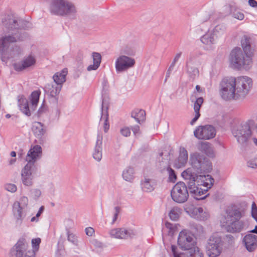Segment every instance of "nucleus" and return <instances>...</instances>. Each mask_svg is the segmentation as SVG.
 <instances>
[{
    "instance_id": "f257e3e1",
    "label": "nucleus",
    "mask_w": 257,
    "mask_h": 257,
    "mask_svg": "<svg viewBox=\"0 0 257 257\" xmlns=\"http://www.w3.org/2000/svg\"><path fill=\"white\" fill-rule=\"evenodd\" d=\"M252 85L251 79L247 76L225 77L220 83V95L225 100L243 99Z\"/></svg>"
},
{
    "instance_id": "f03ea898",
    "label": "nucleus",
    "mask_w": 257,
    "mask_h": 257,
    "mask_svg": "<svg viewBox=\"0 0 257 257\" xmlns=\"http://www.w3.org/2000/svg\"><path fill=\"white\" fill-rule=\"evenodd\" d=\"M243 52L240 48H235L230 54V63L234 68L249 70L252 66V56L254 49L251 44V39L246 36L241 41Z\"/></svg>"
},
{
    "instance_id": "7ed1b4c3",
    "label": "nucleus",
    "mask_w": 257,
    "mask_h": 257,
    "mask_svg": "<svg viewBox=\"0 0 257 257\" xmlns=\"http://www.w3.org/2000/svg\"><path fill=\"white\" fill-rule=\"evenodd\" d=\"M42 154V149L39 145H35L28 151L26 157L27 164L22 169L21 180L23 184L27 186L33 185V175L38 170L36 161L40 159Z\"/></svg>"
},
{
    "instance_id": "20e7f679",
    "label": "nucleus",
    "mask_w": 257,
    "mask_h": 257,
    "mask_svg": "<svg viewBox=\"0 0 257 257\" xmlns=\"http://www.w3.org/2000/svg\"><path fill=\"white\" fill-rule=\"evenodd\" d=\"M49 10L52 15L62 17L74 16L77 12L75 5L69 0H52Z\"/></svg>"
},
{
    "instance_id": "39448f33",
    "label": "nucleus",
    "mask_w": 257,
    "mask_h": 257,
    "mask_svg": "<svg viewBox=\"0 0 257 257\" xmlns=\"http://www.w3.org/2000/svg\"><path fill=\"white\" fill-rule=\"evenodd\" d=\"M26 35L25 33H20L18 32L12 35H6L0 39V58L3 62L7 63L11 57L9 50L10 44L23 40Z\"/></svg>"
},
{
    "instance_id": "423d86ee",
    "label": "nucleus",
    "mask_w": 257,
    "mask_h": 257,
    "mask_svg": "<svg viewBox=\"0 0 257 257\" xmlns=\"http://www.w3.org/2000/svg\"><path fill=\"white\" fill-rule=\"evenodd\" d=\"M190 161L192 171L196 174H205L212 169L210 161L203 155L195 153L191 155Z\"/></svg>"
},
{
    "instance_id": "0eeeda50",
    "label": "nucleus",
    "mask_w": 257,
    "mask_h": 257,
    "mask_svg": "<svg viewBox=\"0 0 257 257\" xmlns=\"http://www.w3.org/2000/svg\"><path fill=\"white\" fill-rule=\"evenodd\" d=\"M189 171L187 172L183 171L181 173L182 177L184 178L185 181L186 182L187 186L191 196L194 199L197 200H203L205 199L209 194L208 193L204 196H202L203 195L205 194L208 191L207 189H202L199 188L194 184V179L192 175L190 173H188Z\"/></svg>"
},
{
    "instance_id": "6e6552de",
    "label": "nucleus",
    "mask_w": 257,
    "mask_h": 257,
    "mask_svg": "<svg viewBox=\"0 0 257 257\" xmlns=\"http://www.w3.org/2000/svg\"><path fill=\"white\" fill-rule=\"evenodd\" d=\"M28 245L26 239L21 238L11 248L10 257H35L34 249H28Z\"/></svg>"
},
{
    "instance_id": "1a4fd4ad",
    "label": "nucleus",
    "mask_w": 257,
    "mask_h": 257,
    "mask_svg": "<svg viewBox=\"0 0 257 257\" xmlns=\"http://www.w3.org/2000/svg\"><path fill=\"white\" fill-rule=\"evenodd\" d=\"M2 23L9 30L27 29L31 27V24L28 21L12 15L5 16L2 19Z\"/></svg>"
},
{
    "instance_id": "9d476101",
    "label": "nucleus",
    "mask_w": 257,
    "mask_h": 257,
    "mask_svg": "<svg viewBox=\"0 0 257 257\" xmlns=\"http://www.w3.org/2000/svg\"><path fill=\"white\" fill-rule=\"evenodd\" d=\"M189 189L186 182H177L171 191V196L173 201L177 203L185 202L189 197Z\"/></svg>"
},
{
    "instance_id": "9b49d317",
    "label": "nucleus",
    "mask_w": 257,
    "mask_h": 257,
    "mask_svg": "<svg viewBox=\"0 0 257 257\" xmlns=\"http://www.w3.org/2000/svg\"><path fill=\"white\" fill-rule=\"evenodd\" d=\"M221 236L212 235L207 240L206 245V253L209 257H217L223 250Z\"/></svg>"
},
{
    "instance_id": "f8f14e48",
    "label": "nucleus",
    "mask_w": 257,
    "mask_h": 257,
    "mask_svg": "<svg viewBox=\"0 0 257 257\" xmlns=\"http://www.w3.org/2000/svg\"><path fill=\"white\" fill-rule=\"evenodd\" d=\"M188 171H189V174L190 173L191 175L193 176L192 177L194 178V184L196 185V186H197L198 187L199 186H203V187H206V189H210L213 186L214 182V180L211 175H198L197 174L192 171V170L191 168H188L184 171L187 172ZM193 179V178L192 180Z\"/></svg>"
},
{
    "instance_id": "ddd939ff",
    "label": "nucleus",
    "mask_w": 257,
    "mask_h": 257,
    "mask_svg": "<svg viewBox=\"0 0 257 257\" xmlns=\"http://www.w3.org/2000/svg\"><path fill=\"white\" fill-rule=\"evenodd\" d=\"M136 63L135 59L124 55H120L116 60L115 67L117 73L124 72L133 68Z\"/></svg>"
},
{
    "instance_id": "4468645a",
    "label": "nucleus",
    "mask_w": 257,
    "mask_h": 257,
    "mask_svg": "<svg viewBox=\"0 0 257 257\" xmlns=\"http://www.w3.org/2000/svg\"><path fill=\"white\" fill-rule=\"evenodd\" d=\"M178 244L181 249L187 251L196 246V242L192 236L181 231L178 237Z\"/></svg>"
},
{
    "instance_id": "2eb2a0df",
    "label": "nucleus",
    "mask_w": 257,
    "mask_h": 257,
    "mask_svg": "<svg viewBox=\"0 0 257 257\" xmlns=\"http://www.w3.org/2000/svg\"><path fill=\"white\" fill-rule=\"evenodd\" d=\"M18 103L20 110L27 116H30L31 113L35 111L37 104H32L31 107L29 106L28 100L24 95H19L18 96Z\"/></svg>"
},
{
    "instance_id": "dca6fc26",
    "label": "nucleus",
    "mask_w": 257,
    "mask_h": 257,
    "mask_svg": "<svg viewBox=\"0 0 257 257\" xmlns=\"http://www.w3.org/2000/svg\"><path fill=\"white\" fill-rule=\"evenodd\" d=\"M242 244L249 252H253L257 249V235L248 233L244 236Z\"/></svg>"
},
{
    "instance_id": "f3484780",
    "label": "nucleus",
    "mask_w": 257,
    "mask_h": 257,
    "mask_svg": "<svg viewBox=\"0 0 257 257\" xmlns=\"http://www.w3.org/2000/svg\"><path fill=\"white\" fill-rule=\"evenodd\" d=\"M109 106V98L107 95H102V104H101V117L100 118V122H102L103 124V128H109V125L108 122V109Z\"/></svg>"
},
{
    "instance_id": "a211bd4d",
    "label": "nucleus",
    "mask_w": 257,
    "mask_h": 257,
    "mask_svg": "<svg viewBox=\"0 0 257 257\" xmlns=\"http://www.w3.org/2000/svg\"><path fill=\"white\" fill-rule=\"evenodd\" d=\"M23 207L20 205L19 201H15L12 208V211L14 216L15 218V224L16 226H20L23 223V221L25 215L23 213Z\"/></svg>"
},
{
    "instance_id": "6ab92c4d",
    "label": "nucleus",
    "mask_w": 257,
    "mask_h": 257,
    "mask_svg": "<svg viewBox=\"0 0 257 257\" xmlns=\"http://www.w3.org/2000/svg\"><path fill=\"white\" fill-rule=\"evenodd\" d=\"M232 135L241 144L246 143L251 135V130H231Z\"/></svg>"
},
{
    "instance_id": "aec40b11",
    "label": "nucleus",
    "mask_w": 257,
    "mask_h": 257,
    "mask_svg": "<svg viewBox=\"0 0 257 257\" xmlns=\"http://www.w3.org/2000/svg\"><path fill=\"white\" fill-rule=\"evenodd\" d=\"M109 234L112 237L121 239H126L132 237L135 235L133 230H127L125 228H115L110 231Z\"/></svg>"
},
{
    "instance_id": "412c9836",
    "label": "nucleus",
    "mask_w": 257,
    "mask_h": 257,
    "mask_svg": "<svg viewBox=\"0 0 257 257\" xmlns=\"http://www.w3.org/2000/svg\"><path fill=\"white\" fill-rule=\"evenodd\" d=\"M36 63V59L34 57L29 55L25 58L21 62L15 63L13 64L14 69L17 71H21L31 66Z\"/></svg>"
},
{
    "instance_id": "4be33fe9",
    "label": "nucleus",
    "mask_w": 257,
    "mask_h": 257,
    "mask_svg": "<svg viewBox=\"0 0 257 257\" xmlns=\"http://www.w3.org/2000/svg\"><path fill=\"white\" fill-rule=\"evenodd\" d=\"M102 139L103 137L102 133H101L100 132H98L97 134V140L92 153L93 158L98 162L100 161L102 157Z\"/></svg>"
},
{
    "instance_id": "5701e85b",
    "label": "nucleus",
    "mask_w": 257,
    "mask_h": 257,
    "mask_svg": "<svg viewBox=\"0 0 257 257\" xmlns=\"http://www.w3.org/2000/svg\"><path fill=\"white\" fill-rule=\"evenodd\" d=\"M225 228L228 232L237 233L240 232L244 228L243 221L239 220H233L225 222Z\"/></svg>"
},
{
    "instance_id": "b1692460",
    "label": "nucleus",
    "mask_w": 257,
    "mask_h": 257,
    "mask_svg": "<svg viewBox=\"0 0 257 257\" xmlns=\"http://www.w3.org/2000/svg\"><path fill=\"white\" fill-rule=\"evenodd\" d=\"M216 130H195L194 136L199 140H209L216 135Z\"/></svg>"
},
{
    "instance_id": "393cba45",
    "label": "nucleus",
    "mask_w": 257,
    "mask_h": 257,
    "mask_svg": "<svg viewBox=\"0 0 257 257\" xmlns=\"http://www.w3.org/2000/svg\"><path fill=\"white\" fill-rule=\"evenodd\" d=\"M225 222L240 219L242 213L239 209L229 208L226 210Z\"/></svg>"
},
{
    "instance_id": "a878e982",
    "label": "nucleus",
    "mask_w": 257,
    "mask_h": 257,
    "mask_svg": "<svg viewBox=\"0 0 257 257\" xmlns=\"http://www.w3.org/2000/svg\"><path fill=\"white\" fill-rule=\"evenodd\" d=\"M146 111L142 109L135 108L131 113V116L140 124L146 120Z\"/></svg>"
},
{
    "instance_id": "bb28decb",
    "label": "nucleus",
    "mask_w": 257,
    "mask_h": 257,
    "mask_svg": "<svg viewBox=\"0 0 257 257\" xmlns=\"http://www.w3.org/2000/svg\"><path fill=\"white\" fill-rule=\"evenodd\" d=\"M61 86L58 85L55 82L48 83L45 87V91L49 93L52 97H55L58 94L61 90Z\"/></svg>"
},
{
    "instance_id": "cd10ccee",
    "label": "nucleus",
    "mask_w": 257,
    "mask_h": 257,
    "mask_svg": "<svg viewBox=\"0 0 257 257\" xmlns=\"http://www.w3.org/2000/svg\"><path fill=\"white\" fill-rule=\"evenodd\" d=\"M216 34L212 31H208L201 37L200 40L205 45H211L215 43L217 39Z\"/></svg>"
},
{
    "instance_id": "c85d7f7f",
    "label": "nucleus",
    "mask_w": 257,
    "mask_h": 257,
    "mask_svg": "<svg viewBox=\"0 0 257 257\" xmlns=\"http://www.w3.org/2000/svg\"><path fill=\"white\" fill-rule=\"evenodd\" d=\"M199 150L209 158H213L215 156L213 149L208 142L201 143Z\"/></svg>"
},
{
    "instance_id": "c756f323",
    "label": "nucleus",
    "mask_w": 257,
    "mask_h": 257,
    "mask_svg": "<svg viewBox=\"0 0 257 257\" xmlns=\"http://www.w3.org/2000/svg\"><path fill=\"white\" fill-rule=\"evenodd\" d=\"M234 125L232 126L233 128H251L255 124L254 120L252 119L244 122L236 120L234 121Z\"/></svg>"
},
{
    "instance_id": "7c9ffc66",
    "label": "nucleus",
    "mask_w": 257,
    "mask_h": 257,
    "mask_svg": "<svg viewBox=\"0 0 257 257\" xmlns=\"http://www.w3.org/2000/svg\"><path fill=\"white\" fill-rule=\"evenodd\" d=\"M222 247L224 248H229L233 246L234 244V238L231 234H226L221 237Z\"/></svg>"
},
{
    "instance_id": "2f4dec72",
    "label": "nucleus",
    "mask_w": 257,
    "mask_h": 257,
    "mask_svg": "<svg viewBox=\"0 0 257 257\" xmlns=\"http://www.w3.org/2000/svg\"><path fill=\"white\" fill-rule=\"evenodd\" d=\"M67 71L64 69L61 73L57 72L53 77L54 82L58 85L61 86L62 84L65 81V76Z\"/></svg>"
},
{
    "instance_id": "473e14b6",
    "label": "nucleus",
    "mask_w": 257,
    "mask_h": 257,
    "mask_svg": "<svg viewBox=\"0 0 257 257\" xmlns=\"http://www.w3.org/2000/svg\"><path fill=\"white\" fill-rule=\"evenodd\" d=\"M188 158V152L183 147L180 148L179 156L178 158L180 166H184L187 162Z\"/></svg>"
},
{
    "instance_id": "72a5a7b5",
    "label": "nucleus",
    "mask_w": 257,
    "mask_h": 257,
    "mask_svg": "<svg viewBox=\"0 0 257 257\" xmlns=\"http://www.w3.org/2000/svg\"><path fill=\"white\" fill-rule=\"evenodd\" d=\"M202 207H196L194 206L188 208V210L187 211L191 217L196 219V218H201V217L199 216V215L200 212H202Z\"/></svg>"
},
{
    "instance_id": "f704fd0d",
    "label": "nucleus",
    "mask_w": 257,
    "mask_h": 257,
    "mask_svg": "<svg viewBox=\"0 0 257 257\" xmlns=\"http://www.w3.org/2000/svg\"><path fill=\"white\" fill-rule=\"evenodd\" d=\"M134 168L129 167L123 171L122 177L125 181L131 182L134 178Z\"/></svg>"
},
{
    "instance_id": "c9c22d12",
    "label": "nucleus",
    "mask_w": 257,
    "mask_h": 257,
    "mask_svg": "<svg viewBox=\"0 0 257 257\" xmlns=\"http://www.w3.org/2000/svg\"><path fill=\"white\" fill-rule=\"evenodd\" d=\"M186 67L187 72L191 79L194 80L199 76V72L196 67L189 66L188 62L186 63Z\"/></svg>"
},
{
    "instance_id": "e433bc0d",
    "label": "nucleus",
    "mask_w": 257,
    "mask_h": 257,
    "mask_svg": "<svg viewBox=\"0 0 257 257\" xmlns=\"http://www.w3.org/2000/svg\"><path fill=\"white\" fill-rule=\"evenodd\" d=\"M185 253L187 257H203V253L197 246L187 251Z\"/></svg>"
},
{
    "instance_id": "4c0bfd02",
    "label": "nucleus",
    "mask_w": 257,
    "mask_h": 257,
    "mask_svg": "<svg viewBox=\"0 0 257 257\" xmlns=\"http://www.w3.org/2000/svg\"><path fill=\"white\" fill-rule=\"evenodd\" d=\"M120 53L121 55L131 57L135 55L136 50L134 47L126 45L121 49Z\"/></svg>"
},
{
    "instance_id": "58836bf2",
    "label": "nucleus",
    "mask_w": 257,
    "mask_h": 257,
    "mask_svg": "<svg viewBox=\"0 0 257 257\" xmlns=\"http://www.w3.org/2000/svg\"><path fill=\"white\" fill-rule=\"evenodd\" d=\"M151 180L148 178H145L144 181L142 182L141 186L143 191L146 192H151L154 190L153 186L151 184Z\"/></svg>"
},
{
    "instance_id": "ea45409f",
    "label": "nucleus",
    "mask_w": 257,
    "mask_h": 257,
    "mask_svg": "<svg viewBox=\"0 0 257 257\" xmlns=\"http://www.w3.org/2000/svg\"><path fill=\"white\" fill-rule=\"evenodd\" d=\"M226 30V28L224 25L223 24H220L217 25L212 31L213 33L216 34L215 35L216 36V38L221 36L223 35L225 33Z\"/></svg>"
},
{
    "instance_id": "a19ab883",
    "label": "nucleus",
    "mask_w": 257,
    "mask_h": 257,
    "mask_svg": "<svg viewBox=\"0 0 257 257\" xmlns=\"http://www.w3.org/2000/svg\"><path fill=\"white\" fill-rule=\"evenodd\" d=\"M180 209L178 207H173L169 212V216L172 220H177L180 216Z\"/></svg>"
},
{
    "instance_id": "79ce46f5",
    "label": "nucleus",
    "mask_w": 257,
    "mask_h": 257,
    "mask_svg": "<svg viewBox=\"0 0 257 257\" xmlns=\"http://www.w3.org/2000/svg\"><path fill=\"white\" fill-rule=\"evenodd\" d=\"M41 92L40 91L36 90L33 91L31 95V104H38Z\"/></svg>"
},
{
    "instance_id": "37998d69",
    "label": "nucleus",
    "mask_w": 257,
    "mask_h": 257,
    "mask_svg": "<svg viewBox=\"0 0 257 257\" xmlns=\"http://www.w3.org/2000/svg\"><path fill=\"white\" fill-rule=\"evenodd\" d=\"M167 171L169 174L168 181L174 183L177 180V175L175 171L170 166L167 167Z\"/></svg>"
},
{
    "instance_id": "c03bdc74",
    "label": "nucleus",
    "mask_w": 257,
    "mask_h": 257,
    "mask_svg": "<svg viewBox=\"0 0 257 257\" xmlns=\"http://www.w3.org/2000/svg\"><path fill=\"white\" fill-rule=\"evenodd\" d=\"M203 102L202 97H199L196 99L194 103V109L195 113L199 112L202 104Z\"/></svg>"
},
{
    "instance_id": "a18cd8bd",
    "label": "nucleus",
    "mask_w": 257,
    "mask_h": 257,
    "mask_svg": "<svg viewBox=\"0 0 257 257\" xmlns=\"http://www.w3.org/2000/svg\"><path fill=\"white\" fill-rule=\"evenodd\" d=\"M35 137L41 141H43V136L46 133V130H33Z\"/></svg>"
},
{
    "instance_id": "49530a36",
    "label": "nucleus",
    "mask_w": 257,
    "mask_h": 257,
    "mask_svg": "<svg viewBox=\"0 0 257 257\" xmlns=\"http://www.w3.org/2000/svg\"><path fill=\"white\" fill-rule=\"evenodd\" d=\"M41 195V191L38 189H33L30 191V196L34 199L37 200Z\"/></svg>"
},
{
    "instance_id": "de8ad7c7",
    "label": "nucleus",
    "mask_w": 257,
    "mask_h": 257,
    "mask_svg": "<svg viewBox=\"0 0 257 257\" xmlns=\"http://www.w3.org/2000/svg\"><path fill=\"white\" fill-rule=\"evenodd\" d=\"M92 57L93 63L96 64L97 65L100 66L101 60V55L99 53L93 52L92 53Z\"/></svg>"
},
{
    "instance_id": "09e8293b",
    "label": "nucleus",
    "mask_w": 257,
    "mask_h": 257,
    "mask_svg": "<svg viewBox=\"0 0 257 257\" xmlns=\"http://www.w3.org/2000/svg\"><path fill=\"white\" fill-rule=\"evenodd\" d=\"M41 243L40 238H36L32 240V244L34 249H38Z\"/></svg>"
},
{
    "instance_id": "8fccbe9b",
    "label": "nucleus",
    "mask_w": 257,
    "mask_h": 257,
    "mask_svg": "<svg viewBox=\"0 0 257 257\" xmlns=\"http://www.w3.org/2000/svg\"><path fill=\"white\" fill-rule=\"evenodd\" d=\"M67 238L68 240L73 243L74 244H76L77 240L76 237L73 233H70L69 231H67Z\"/></svg>"
},
{
    "instance_id": "3c124183",
    "label": "nucleus",
    "mask_w": 257,
    "mask_h": 257,
    "mask_svg": "<svg viewBox=\"0 0 257 257\" xmlns=\"http://www.w3.org/2000/svg\"><path fill=\"white\" fill-rule=\"evenodd\" d=\"M251 216L257 221V206L255 203L253 202L251 205Z\"/></svg>"
},
{
    "instance_id": "603ef678",
    "label": "nucleus",
    "mask_w": 257,
    "mask_h": 257,
    "mask_svg": "<svg viewBox=\"0 0 257 257\" xmlns=\"http://www.w3.org/2000/svg\"><path fill=\"white\" fill-rule=\"evenodd\" d=\"M48 109V106L46 105L45 101H43L41 107L38 109L37 113L39 115H41L45 112Z\"/></svg>"
},
{
    "instance_id": "864d4df0",
    "label": "nucleus",
    "mask_w": 257,
    "mask_h": 257,
    "mask_svg": "<svg viewBox=\"0 0 257 257\" xmlns=\"http://www.w3.org/2000/svg\"><path fill=\"white\" fill-rule=\"evenodd\" d=\"M5 189L8 191L15 192L17 191V188L16 185L14 184H8L6 185Z\"/></svg>"
},
{
    "instance_id": "5fc2aeb1",
    "label": "nucleus",
    "mask_w": 257,
    "mask_h": 257,
    "mask_svg": "<svg viewBox=\"0 0 257 257\" xmlns=\"http://www.w3.org/2000/svg\"><path fill=\"white\" fill-rule=\"evenodd\" d=\"M199 216H200L201 217V218H196V220H200V221L205 220H207L209 218V214H208V212H207L206 211H204L203 208H202V211L201 213L200 212L199 213Z\"/></svg>"
},
{
    "instance_id": "6e6d98bb",
    "label": "nucleus",
    "mask_w": 257,
    "mask_h": 257,
    "mask_svg": "<svg viewBox=\"0 0 257 257\" xmlns=\"http://www.w3.org/2000/svg\"><path fill=\"white\" fill-rule=\"evenodd\" d=\"M175 64H176V62H175L174 61H173L172 63L171 64L170 66H169V67L167 71V73H166L165 82H166L168 78H169L170 77V74L174 69Z\"/></svg>"
},
{
    "instance_id": "4d7b16f0",
    "label": "nucleus",
    "mask_w": 257,
    "mask_h": 257,
    "mask_svg": "<svg viewBox=\"0 0 257 257\" xmlns=\"http://www.w3.org/2000/svg\"><path fill=\"white\" fill-rule=\"evenodd\" d=\"M247 166L251 168H257V159L254 158L249 160L247 163Z\"/></svg>"
},
{
    "instance_id": "13d9d810",
    "label": "nucleus",
    "mask_w": 257,
    "mask_h": 257,
    "mask_svg": "<svg viewBox=\"0 0 257 257\" xmlns=\"http://www.w3.org/2000/svg\"><path fill=\"white\" fill-rule=\"evenodd\" d=\"M232 15L234 18L239 20H242L244 18V14L239 12H234Z\"/></svg>"
},
{
    "instance_id": "bf43d9fd",
    "label": "nucleus",
    "mask_w": 257,
    "mask_h": 257,
    "mask_svg": "<svg viewBox=\"0 0 257 257\" xmlns=\"http://www.w3.org/2000/svg\"><path fill=\"white\" fill-rule=\"evenodd\" d=\"M20 205L23 207H26L28 204V199L27 197L23 196L20 199Z\"/></svg>"
},
{
    "instance_id": "052dcab7",
    "label": "nucleus",
    "mask_w": 257,
    "mask_h": 257,
    "mask_svg": "<svg viewBox=\"0 0 257 257\" xmlns=\"http://www.w3.org/2000/svg\"><path fill=\"white\" fill-rule=\"evenodd\" d=\"M114 210H115V213H114V214L113 215L112 221V223H111L112 224L114 223V222L116 220V219L117 218V217H118V213L120 212V208L118 206H116V207H114Z\"/></svg>"
},
{
    "instance_id": "680f3d73",
    "label": "nucleus",
    "mask_w": 257,
    "mask_h": 257,
    "mask_svg": "<svg viewBox=\"0 0 257 257\" xmlns=\"http://www.w3.org/2000/svg\"><path fill=\"white\" fill-rule=\"evenodd\" d=\"M171 250L174 257H181V255L182 254L181 253H179L177 252V247L175 245H171Z\"/></svg>"
},
{
    "instance_id": "e2e57ef3",
    "label": "nucleus",
    "mask_w": 257,
    "mask_h": 257,
    "mask_svg": "<svg viewBox=\"0 0 257 257\" xmlns=\"http://www.w3.org/2000/svg\"><path fill=\"white\" fill-rule=\"evenodd\" d=\"M87 235L91 236L94 233V229L91 227H86L85 229Z\"/></svg>"
},
{
    "instance_id": "0e129e2a",
    "label": "nucleus",
    "mask_w": 257,
    "mask_h": 257,
    "mask_svg": "<svg viewBox=\"0 0 257 257\" xmlns=\"http://www.w3.org/2000/svg\"><path fill=\"white\" fill-rule=\"evenodd\" d=\"M120 134L122 136L127 137L130 136L131 134V130H120Z\"/></svg>"
},
{
    "instance_id": "69168bd1",
    "label": "nucleus",
    "mask_w": 257,
    "mask_h": 257,
    "mask_svg": "<svg viewBox=\"0 0 257 257\" xmlns=\"http://www.w3.org/2000/svg\"><path fill=\"white\" fill-rule=\"evenodd\" d=\"M99 65H97L96 64L93 63V65H90L88 66L87 70L89 71H90L91 70H96L98 67Z\"/></svg>"
},
{
    "instance_id": "338daca9",
    "label": "nucleus",
    "mask_w": 257,
    "mask_h": 257,
    "mask_svg": "<svg viewBox=\"0 0 257 257\" xmlns=\"http://www.w3.org/2000/svg\"><path fill=\"white\" fill-rule=\"evenodd\" d=\"M248 3L250 7L257 8V2L255 0H248Z\"/></svg>"
},
{
    "instance_id": "774afa93",
    "label": "nucleus",
    "mask_w": 257,
    "mask_h": 257,
    "mask_svg": "<svg viewBox=\"0 0 257 257\" xmlns=\"http://www.w3.org/2000/svg\"><path fill=\"white\" fill-rule=\"evenodd\" d=\"M200 114L199 112L195 113V115L191 121L190 123L193 124L198 119V118L200 117Z\"/></svg>"
}]
</instances>
